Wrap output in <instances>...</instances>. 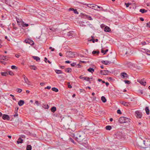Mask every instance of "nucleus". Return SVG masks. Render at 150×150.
Returning a JSON list of instances; mask_svg holds the SVG:
<instances>
[{"instance_id": "f257e3e1", "label": "nucleus", "mask_w": 150, "mask_h": 150, "mask_svg": "<svg viewBox=\"0 0 150 150\" xmlns=\"http://www.w3.org/2000/svg\"><path fill=\"white\" fill-rule=\"evenodd\" d=\"M122 133L120 132H117L112 136V140L110 142V145L111 146L115 145L117 146L119 140L121 139Z\"/></svg>"}, {"instance_id": "f03ea898", "label": "nucleus", "mask_w": 150, "mask_h": 150, "mask_svg": "<svg viewBox=\"0 0 150 150\" xmlns=\"http://www.w3.org/2000/svg\"><path fill=\"white\" fill-rule=\"evenodd\" d=\"M86 136V134L83 131H79L75 134H73V136L74 139L79 143L82 142L83 140L85 139Z\"/></svg>"}, {"instance_id": "7ed1b4c3", "label": "nucleus", "mask_w": 150, "mask_h": 150, "mask_svg": "<svg viewBox=\"0 0 150 150\" xmlns=\"http://www.w3.org/2000/svg\"><path fill=\"white\" fill-rule=\"evenodd\" d=\"M79 143L80 145L79 146L80 149L86 150V149H89L90 146L86 141H85L84 142H82Z\"/></svg>"}, {"instance_id": "20e7f679", "label": "nucleus", "mask_w": 150, "mask_h": 150, "mask_svg": "<svg viewBox=\"0 0 150 150\" xmlns=\"http://www.w3.org/2000/svg\"><path fill=\"white\" fill-rule=\"evenodd\" d=\"M130 119L124 117H121L119 118V121L120 123H128Z\"/></svg>"}, {"instance_id": "39448f33", "label": "nucleus", "mask_w": 150, "mask_h": 150, "mask_svg": "<svg viewBox=\"0 0 150 150\" xmlns=\"http://www.w3.org/2000/svg\"><path fill=\"white\" fill-rule=\"evenodd\" d=\"M85 5H86L88 7L94 9V10H97V8H96L97 5L93 4H83Z\"/></svg>"}, {"instance_id": "423d86ee", "label": "nucleus", "mask_w": 150, "mask_h": 150, "mask_svg": "<svg viewBox=\"0 0 150 150\" xmlns=\"http://www.w3.org/2000/svg\"><path fill=\"white\" fill-rule=\"evenodd\" d=\"M76 54L75 52H73L71 51H68L67 52V56L68 57L71 58H73L75 57Z\"/></svg>"}, {"instance_id": "0eeeda50", "label": "nucleus", "mask_w": 150, "mask_h": 150, "mask_svg": "<svg viewBox=\"0 0 150 150\" xmlns=\"http://www.w3.org/2000/svg\"><path fill=\"white\" fill-rule=\"evenodd\" d=\"M121 76L123 79H126L128 77V75L125 72H123L121 73Z\"/></svg>"}, {"instance_id": "6e6552de", "label": "nucleus", "mask_w": 150, "mask_h": 150, "mask_svg": "<svg viewBox=\"0 0 150 150\" xmlns=\"http://www.w3.org/2000/svg\"><path fill=\"white\" fill-rule=\"evenodd\" d=\"M83 18H84L87 19L88 20H93L91 16L86 14H83Z\"/></svg>"}, {"instance_id": "1a4fd4ad", "label": "nucleus", "mask_w": 150, "mask_h": 150, "mask_svg": "<svg viewBox=\"0 0 150 150\" xmlns=\"http://www.w3.org/2000/svg\"><path fill=\"white\" fill-rule=\"evenodd\" d=\"M2 118L4 120H9L10 119L9 116L7 115L4 114L2 115Z\"/></svg>"}, {"instance_id": "9d476101", "label": "nucleus", "mask_w": 150, "mask_h": 150, "mask_svg": "<svg viewBox=\"0 0 150 150\" xmlns=\"http://www.w3.org/2000/svg\"><path fill=\"white\" fill-rule=\"evenodd\" d=\"M136 116L137 118H141L142 116V113L141 112L138 111H136L135 112Z\"/></svg>"}, {"instance_id": "9b49d317", "label": "nucleus", "mask_w": 150, "mask_h": 150, "mask_svg": "<svg viewBox=\"0 0 150 150\" xmlns=\"http://www.w3.org/2000/svg\"><path fill=\"white\" fill-rule=\"evenodd\" d=\"M79 78L81 79H83L84 80L87 81H89L90 78L88 77H83L82 75H81L79 76Z\"/></svg>"}, {"instance_id": "f8f14e48", "label": "nucleus", "mask_w": 150, "mask_h": 150, "mask_svg": "<svg viewBox=\"0 0 150 150\" xmlns=\"http://www.w3.org/2000/svg\"><path fill=\"white\" fill-rule=\"evenodd\" d=\"M22 76L24 79L25 82L27 84L29 85L30 81H29L28 78L24 75H23Z\"/></svg>"}, {"instance_id": "ddd939ff", "label": "nucleus", "mask_w": 150, "mask_h": 150, "mask_svg": "<svg viewBox=\"0 0 150 150\" xmlns=\"http://www.w3.org/2000/svg\"><path fill=\"white\" fill-rule=\"evenodd\" d=\"M125 65L129 68L131 67L134 66L133 64L132 63L129 62H127L126 63Z\"/></svg>"}, {"instance_id": "4468645a", "label": "nucleus", "mask_w": 150, "mask_h": 150, "mask_svg": "<svg viewBox=\"0 0 150 150\" xmlns=\"http://www.w3.org/2000/svg\"><path fill=\"white\" fill-rule=\"evenodd\" d=\"M138 82L140 83L142 85L145 86L146 84V82L144 81V79L140 80H138Z\"/></svg>"}, {"instance_id": "2eb2a0df", "label": "nucleus", "mask_w": 150, "mask_h": 150, "mask_svg": "<svg viewBox=\"0 0 150 150\" xmlns=\"http://www.w3.org/2000/svg\"><path fill=\"white\" fill-rule=\"evenodd\" d=\"M109 72V71L108 70H101L100 71V73L101 74L105 75H107Z\"/></svg>"}, {"instance_id": "dca6fc26", "label": "nucleus", "mask_w": 150, "mask_h": 150, "mask_svg": "<svg viewBox=\"0 0 150 150\" xmlns=\"http://www.w3.org/2000/svg\"><path fill=\"white\" fill-rule=\"evenodd\" d=\"M25 42L26 43H28L30 44L31 45H33L34 44V42L32 40H25Z\"/></svg>"}, {"instance_id": "f3484780", "label": "nucleus", "mask_w": 150, "mask_h": 150, "mask_svg": "<svg viewBox=\"0 0 150 150\" xmlns=\"http://www.w3.org/2000/svg\"><path fill=\"white\" fill-rule=\"evenodd\" d=\"M74 33V32L73 31H70L67 34V35L69 37L71 38L73 36Z\"/></svg>"}, {"instance_id": "a211bd4d", "label": "nucleus", "mask_w": 150, "mask_h": 150, "mask_svg": "<svg viewBox=\"0 0 150 150\" xmlns=\"http://www.w3.org/2000/svg\"><path fill=\"white\" fill-rule=\"evenodd\" d=\"M104 31L105 32H109L111 31V30L110 28L106 26L104 28Z\"/></svg>"}, {"instance_id": "6ab92c4d", "label": "nucleus", "mask_w": 150, "mask_h": 150, "mask_svg": "<svg viewBox=\"0 0 150 150\" xmlns=\"http://www.w3.org/2000/svg\"><path fill=\"white\" fill-rule=\"evenodd\" d=\"M24 103V101L23 100H20L18 103V105L20 106H21L23 105Z\"/></svg>"}, {"instance_id": "aec40b11", "label": "nucleus", "mask_w": 150, "mask_h": 150, "mask_svg": "<svg viewBox=\"0 0 150 150\" xmlns=\"http://www.w3.org/2000/svg\"><path fill=\"white\" fill-rule=\"evenodd\" d=\"M101 62L102 63L105 64V65H108L110 64L111 62H109L108 61L105 60H103L101 61Z\"/></svg>"}, {"instance_id": "412c9836", "label": "nucleus", "mask_w": 150, "mask_h": 150, "mask_svg": "<svg viewBox=\"0 0 150 150\" xmlns=\"http://www.w3.org/2000/svg\"><path fill=\"white\" fill-rule=\"evenodd\" d=\"M1 59L3 60H8V57L7 56H3L1 57Z\"/></svg>"}, {"instance_id": "4be33fe9", "label": "nucleus", "mask_w": 150, "mask_h": 150, "mask_svg": "<svg viewBox=\"0 0 150 150\" xmlns=\"http://www.w3.org/2000/svg\"><path fill=\"white\" fill-rule=\"evenodd\" d=\"M33 58L34 59L36 60L38 62H39L40 61V58L38 57L33 56Z\"/></svg>"}, {"instance_id": "5701e85b", "label": "nucleus", "mask_w": 150, "mask_h": 150, "mask_svg": "<svg viewBox=\"0 0 150 150\" xmlns=\"http://www.w3.org/2000/svg\"><path fill=\"white\" fill-rule=\"evenodd\" d=\"M57 110V108L55 106H53L52 107L51 109V112L54 113V112Z\"/></svg>"}, {"instance_id": "b1692460", "label": "nucleus", "mask_w": 150, "mask_h": 150, "mask_svg": "<svg viewBox=\"0 0 150 150\" xmlns=\"http://www.w3.org/2000/svg\"><path fill=\"white\" fill-rule=\"evenodd\" d=\"M42 107L44 108L48 109L49 107L48 105L47 104H43Z\"/></svg>"}, {"instance_id": "393cba45", "label": "nucleus", "mask_w": 150, "mask_h": 150, "mask_svg": "<svg viewBox=\"0 0 150 150\" xmlns=\"http://www.w3.org/2000/svg\"><path fill=\"white\" fill-rule=\"evenodd\" d=\"M23 140L22 139L21 137H19L18 140L17 141V143L18 144L20 143H22L23 142Z\"/></svg>"}, {"instance_id": "a878e982", "label": "nucleus", "mask_w": 150, "mask_h": 150, "mask_svg": "<svg viewBox=\"0 0 150 150\" xmlns=\"http://www.w3.org/2000/svg\"><path fill=\"white\" fill-rule=\"evenodd\" d=\"M145 110L146 114L147 115H149V107H146L145 109Z\"/></svg>"}, {"instance_id": "bb28decb", "label": "nucleus", "mask_w": 150, "mask_h": 150, "mask_svg": "<svg viewBox=\"0 0 150 150\" xmlns=\"http://www.w3.org/2000/svg\"><path fill=\"white\" fill-rule=\"evenodd\" d=\"M96 8H98L100 9L99 10H98L97 9V10L98 11H104V10L103 9V8L102 7L97 5Z\"/></svg>"}, {"instance_id": "cd10ccee", "label": "nucleus", "mask_w": 150, "mask_h": 150, "mask_svg": "<svg viewBox=\"0 0 150 150\" xmlns=\"http://www.w3.org/2000/svg\"><path fill=\"white\" fill-rule=\"evenodd\" d=\"M121 104L124 105L126 106H128L129 104V103H128L126 102L125 101L122 102Z\"/></svg>"}, {"instance_id": "c85d7f7f", "label": "nucleus", "mask_w": 150, "mask_h": 150, "mask_svg": "<svg viewBox=\"0 0 150 150\" xmlns=\"http://www.w3.org/2000/svg\"><path fill=\"white\" fill-rule=\"evenodd\" d=\"M72 69L71 68H67L65 69V71L67 73H70Z\"/></svg>"}, {"instance_id": "c756f323", "label": "nucleus", "mask_w": 150, "mask_h": 150, "mask_svg": "<svg viewBox=\"0 0 150 150\" xmlns=\"http://www.w3.org/2000/svg\"><path fill=\"white\" fill-rule=\"evenodd\" d=\"M101 100L103 103H105L106 102V99L105 98L104 96L101 97Z\"/></svg>"}, {"instance_id": "7c9ffc66", "label": "nucleus", "mask_w": 150, "mask_h": 150, "mask_svg": "<svg viewBox=\"0 0 150 150\" xmlns=\"http://www.w3.org/2000/svg\"><path fill=\"white\" fill-rule=\"evenodd\" d=\"M88 71L90 72L93 73L94 71V69L91 68H89L87 70Z\"/></svg>"}, {"instance_id": "2f4dec72", "label": "nucleus", "mask_w": 150, "mask_h": 150, "mask_svg": "<svg viewBox=\"0 0 150 150\" xmlns=\"http://www.w3.org/2000/svg\"><path fill=\"white\" fill-rule=\"evenodd\" d=\"M105 129L107 130H110L112 129V127L110 125H107L105 127Z\"/></svg>"}, {"instance_id": "473e14b6", "label": "nucleus", "mask_w": 150, "mask_h": 150, "mask_svg": "<svg viewBox=\"0 0 150 150\" xmlns=\"http://www.w3.org/2000/svg\"><path fill=\"white\" fill-rule=\"evenodd\" d=\"M139 11L143 13L146 12L147 11L145 10L144 9H141L139 10Z\"/></svg>"}, {"instance_id": "72a5a7b5", "label": "nucleus", "mask_w": 150, "mask_h": 150, "mask_svg": "<svg viewBox=\"0 0 150 150\" xmlns=\"http://www.w3.org/2000/svg\"><path fill=\"white\" fill-rule=\"evenodd\" d=\"M1 74L2 76H6L7 75H8V73L7 72H1Z\"/></svg>"}, {"instance_id": "f704fd0d", "label": "nucleus", "mask_w": 150, "mask_h": 150, "mask_svg": "<svg viewBox=\"0 0 150 150\" xmlns=\"http://www.w3.org/2000/svg\"><path fill=\"white\" fill-rule=\"evenodd\" d=\"M21 25L23 27H28L29 25L27 23H25L23 21L22 22Z\"/></svg>"}, {"instance_id": "c9c22d12", "label": "nucleus", "mask_w": 150, "mask_h": 150, "mask_svg": "<svg viewBox=\"0 0 150 150\" xmlns=\"http://www.w3.org/2000/svg\"><path fill=\"white\" fill-rule=\"evenodd\" d=\"M55 71L57 74H62L63 73L62 71L59 70H56Z\"/></svg>"}, {"instance_id": "e433bc0d", "label": "nucleus", "mask_w": 150, "mask_h": 150, "mask_svg": "<svg viewBox=\"0 0 150 150\" xmlns=\"http://www.w3.org/2000/svg\"><path fill=\"white\" fill-rule=\"evenodd\" d=\"M32 146L30 145H28L26 147V150H31Z\"/></svg>"}, {"instance_id": "4c0bfd02", "label": "nucleus", "mask_w": 150, "mask_h": 150, "mask_svg": "<svg viewBox=\"0 0 150 150\" xmlns=\"http://www.w3.org/2000/svg\"><path fill=\"white\" fill-rule=\"evenodd\" d=\"M99 53H100L99 51H98V50H96V51L94 50L92 52V54H98Z\"/></svg>"}, {"instance_id": "58836bf2", "label": "nucleus", "mask_w": 150, "mask_h": 150, "mask_svg": "<svg viewBox=\"0 0 150 150\" xmlns=\"http://www.w3.org/2000/svg\"><path fill=\"white\" fill-rule=\"evenodd\" d=\"M52 90L56 92H58L59 91L58 89L57 88L55 87L52 88Z\"/></svg>"}, {"instance_id": "ea45409f", "label": "nucleus", "mask_w": 150, "mask_h": 150, "mask_svg": "<svg viewBox=\"0 0 150 150\" xmlns=\"http://www.w3.org/2000/svg\"><path fill=\"white\" fill-rule=\"evenodd\" d=\"M30 68L31 69H33L34 70H36L37 69L36 67L34 65L31 66Z\"/></svg>"}, {"instance_id": "a19ab883", "label": "nucleus", "mask_w": 150, "mask_h": 150, "mask_svg": "<svg viewBox=\"0 0 150 150\" xmlns=\"http://www.w3.org/2000/svg\"><path fill=\"white\" fill-rule=\"evenodd\" d=\"M16 91L17 92L19 93H21V92H22V89H21V88H17L16 89Z\"/></svg>"}, {"instance_id": "79ce46f5", "label": "nucleus", "mask_w": 150, "mask_h": 150, "mask_svg": "<svg viewBox=\"0 0 150 150\" xmlns=\"http://www.w3.org/2000/svg\"><path fill=\"white\" fill-rule=\"evenodd\" d=\"M91 37L92 38V39H90V40H89L88 41H92L93 42V43H94L95 42V40L94 39H93V36H92Z\"/></svg>"}, {"instance_id": "37998d69", "label": "nucleus", "mask_w": 150, "mask_h": 150, "mask_svg": "<svg viewBox=\"0 0 150 150\" xmlns=\"http://www.w3.org/2000/svg\"><path fill=\"white\" fill-rule=\"evenodd\" d=\"M11 68L13 69H17V67L15 66L12 65L11 67Z\"/></svg>"}, {"instance_id": "c03bdc74", "label": "nucleus", "mask_w": 150, "mask_h": 150, "mask_svg": "<svg viewBox=\"0 0 150 150\" xmlns=\"http://www.w3.org/2000/svg\"><path fill=\"white\" fill-rule=\"evenodd\" d=\"M125 4L126 5V7L127 8L129 7L130 5L131 4L129 3H125Z\"/></svg>"}, {"instance_id": "a18cd8bd", "label": "nucleus", "mask_w": 150, "mask_h": 150, "mask_svg": "<svg viewBox=\"0 0 150 150\" xmlns=\"http://www.w3.org/2000/svg\"><path fill=\"white\" fill-rule=\"evenodd\" d=\"M124 81L125 83L127 84H129L130 83V81L129 80H124Z\"/></svg>"}, {"instance_id": "49530a36", "label": "nucleus", "mask_w": 150, "mask_h": 150, "mask_svg": "<svg viewBox=\"0 0 150 150\" xmlns=\"http://www.w3.org/2000/svg\"><path fill=\"white\" fill-rule=\"evenodd\" d=\"M18 109V107H16L15 109V112L17 113Z\"/></svg>"}, {"instance_id": "de8ad7c7", "label": "nucleus", "mask_w": 150, "mask_h": 150, "mask_svg": "<svg viewBox=\"0 0 150 150\" xmlns=\"http://www.w3.org/2000/svg\"><path fill=\"white\" fill-rule=\"evenodd\" d=\"M149 146H150L149 147L148 146H146L144 147V148L146 149V150H150V145H149Z\"/></svg>"}, {"instance_id": "09e8293b", "label": "nucleus", "mask_w": 150, "mask_h": 150, "mask_svg": "<svg viewBox=\"0 0 150 150\" xmlns=\"http://www.w3.org/2000/svg\"><path fill=\"white\" fill-rule=\"evenodd\" d=\"M74 12L75 13L78 14L79 12L78 11H77V10L76 9H74L73 10Z\"/></svg>"}, {"instance_id": "8fccbe9b", "label": "nucleus", "mask_w": 150, "mask_h": 150, "mask_svg": "<svg viewBox=\"0 0 150 150\" xmlns=\"http://www.w3.org/2000/svg\"><path fill=\"white\" fill-rule=\"evenodd\" d=\"M9 74L10 75L12 76L14 75V73L12 71H9L8 72V74Z\"/></svg>"}, {"instance_id": "3c124183", "label": "nucleus", "mask_w": 150, "mask_h": 150, "mask_svg": "<svg viewBox=\"0 0 150 150\" xmlns=\"http://www.w3.org/2000/svg\"><path fill=\"white\" fill-rule=\"evenodd\" d=\"M117 113L118 114H122V112L121 110L119 109H118L117 110Z\"/></svg>"}, {"instance_id": "603ef678", "label": "nucleus", "mask_w": 150, "mask_h": 150, "mask_svg": "<svg viewBox=\"0 0 150 150\" xmlns=\"http://www.w3.org/2000/svg\"><path fill=\"white\" fill-rule=\"evenodd\" d=\"M76 65V63L75 62H73L71 64V66L72 67H74Z\"/></svg>"}, {"instance_id": "864d4df0", "label": "nucleus", "mask_w": 150, "mask_h": 150, "mask_svg": "<svg viewBox=\"0 0 150 150\" xmlns=\"http://www.w3.org/2000/svg\"><path fill=\"white\" fill-rule=\"evenodd\" d=\"M146 26L147 27H150V21L146 23Z\"/></svg>"}, {"instance_id": "5fc2aeb1", "label": "nucleus", "mask_w": 150, "mask_h": 150, "mask_svg": "<svg viewBox=\"0 0 150 150\" xmlns=\"http://www.w3.org/2000/svg\"><path fill=\"white\" fill-rule=\"evenodd\" d=\"M10 96H11V97H13L12 99H13V100H16V99L15 98H14V96L13 95H12V94H10Z\"/></svg>"}, {"instance_id": "6e6d98bb", "label": "nucleus", "mask_w": 150, "mask_h": 150, "mask_svg": "<svg viewBox=\"0 0 150 150\" xmlns=\"http://www.w3.org/2000/svg\"><path fill=\"white\" fill-rule=\"evenodd\" d=\"M69 140L70 141H71V142H72V143H74V144L75 143L74 142V140L72 139L71 138H70Z\"/></svg>"}, {"instance_id": "4d7b16f0", "label": "nucleus", "mask_w": 150, "mask_h": 150, "mask_svg": "<svg viewBox=\"0 0 150 150\" xmlns=\"http://www.w3.org/2000/svg\"><path fill=\"white\" fill-rule=\"evenodd\" d=\"M49 49H51L52 51H53L54 50V49L52 48V47H50L49 48Z\"/></svg>"}, {"instance_id": "13d9d810", "label": "nucleus", "mask_w": 150, "mask_h": 150, "mask_svg": "<svg viewBox=\"0 0 150 150\" xmlns=\"http://www.w3.org/2000/svg\"><path fill=\"white\" fill-rule=\"evenodd\" d=\"M76 67L80 68L81 67V66L79 64L76 66Z\"/></svg>"}, {"instance_id": "bf43d9fd", "label": "nucleus", "mask_w": 150, "mask_h": 150, "mask_svg": "<svg viewBox=\"0 0 150 150\" xmlns=\"http://www.w3.org/2000/svg\"><path fill=\"white\" fill-rule=\"evenodd\" d=\"M144 50H145L146 52V53H149L150 52V50H149L148 49H144Z\"/></svg>"}, {"instance_id": "052dcab7", "label": "nucleus", "mask_w": 150, "mask_h": 150, "mask_svg": "<svg viewBox=\"0 0 150 150\" xmlns=\"http://www.w3.org/2000/svg\"><path fill=\"white\" fill-rule=\"evenodd\" d=\"M51 87L50 86H47V87L45 88V89H50L51 88Z\"/></svg>"}, {"instance_id": "680f3d73", "label": "nucleus", "mask_w": 150, "mask_h": 150, "mask_svg": "<svg viewBox=\"0 0 150 150\" xmlns=\"http://www.w3.org/2000/svg\"><path fill=\"white\" fill-rule=\"evenodd\" d=\"M20 137H21V138H25V135H21L20 136Z\"/></svg>"}, {"instance_id": "e2e57ef3", "label": "nucleus", "mask_w": 150, "mask_h": 150, "mask_svg": "<svg viewBox=\"0 0 150 150\" xmlns=\"http://www.w3.org/2000/svg\"><path fill=\"white\" fill-rule=\"evenodd\" d=\"M74 9V8H69V11H73Z\"/></svg>"}, {"instance_id": "0e129e2a", "label": "nucleus", "mask_w": 150, "mask_h": 150, "mask_svg": "<svg viewBox=\"0 0 150 150\" xmlns=\"http://www.w3.org/2000/svg\"><path fill=\"white\" fill-rule=\"evenodd\" d=\"M15 114L13 115V116L15 117H16L18 116V114L17 113L15 112Z\"/></svg>"}, {"instance_id": "69168bd1", "label": "nucleus", "mask_w": 150, "mask_h": 150, "mask_svg": "<svg viewBox=\"0 0 150 150\" xmlns=\"http://www.w3.org/2000/svg\"><path fill=\"white\" fill-rule=\"evenodd\" d=\"M65 63H71V61L69 60L66 61H65Z\"/></svg>"}, {"instance_id": "338daca9", "label": "nucleus", "mask_w": 150, "mask_h": 150, "mask_svg": "<svg viewBox=\"0 0 150 150\" xmlns=\"http://www.w3.org/2000/svg\"><path fill=\"white\" fill-rule=\"evenodd\" d=\"M35 103L38 105H39V103H38V101H36L35 102Z\"/></svg>"}, {"instance_id": "774afa93", "label": "nucleus", "mask_w": 150, "mask_h": 150, "mask_svg": "<svg viewBox=\"0 0 150 150\" xmlns=\"http://www.w3.org/2000/svg\"><path fill=\"white\" fill-rule=\"evenodd\" d=\"M139 92L142 94H143V91L142 90H139Z\"/></svg>"}]
</instances>
